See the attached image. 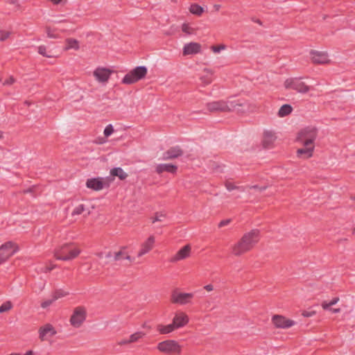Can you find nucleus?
<instances>
[{"mask_svg": "<svg viewBox=\"0 0 355 355\" xmlns=\"http://www.w3.org/2000/svg\"><path fill=\"white\" fill-rule=\"evenodd\" d=\"M22 355H33V352L32 350H29Z\"/></svg>", "mask_w": 355, "mask_h": 355, "instance_id": "obj_54", "label": "nucleus"}, {"mask_svg": "<svg viewBox=\"0 0 355 355\" xmlns=\"http://www.w3.org/2000/svg\"><path fill=\"white\" fill-rule=\"evenodd\" d=\"M79 49L80 43L76 39L69 37L65 40L64 51H69L70 49L78 51Z\"/></svg>", "mask_w": 355, "mask_h": 355, "instance_id": "obj_26", "label": "nucleus"}, {"mask_svg": "<svg viewBox=\"0 0 355 355\" xmlns=\"http://www.w3.org/2000/svg\"><path fill=\"white\" fill-rule=\"evenodd\" d=\"M57 333L55 327L50 323H45L38 329V336L41 341H49Z\"/></svg>", "mask_w": 355, "mask_h": 355, "instance_id": "obj_13", "label": "nucleus"}, {"mask_svg": "<svg viewBox=\"0 0 355 355\" xmlns=\"http://www.w3.org/2000/svg\"><path fill=\"white\" fill-rule=\"evenodd\" d=\"M105 141H106L105 140H104V139H101V140H100V141H99V142H98V143H99V144H104Z\"/></svg>", "mask_w": 355, "mask_h": 355, "instance_id": "obj_55", "label": "nucleus"}, {"mask_svg": "<svg viewBox=\"0 0 355 355\" xmlns=\"http://www.w3.org/2000/svg\"><path fill=\"white\" fill-rule=\"evenodd\" d=\"M166 217V215L164 213H157L155 216L151 218L152 223H155L157 221H163Z\"/></svg>", "mask_w": 355, "mask_h": 355, "instance_id": "obj_36", "label": "nucleus"}, {"mask_svg": "<svg viewBox=\"0 0 355 355\" xmlns=\"http://www.w3.org/2000/svg\"><path fill=\"white\" fill-rule=\"evenodd\" d=\"M225 187L227 188V189L228 191H232L234 189H236V186L232 182H231L230 181L226 182Z\"/></svg>", "mask_w": 355, "mask_h": 355, "instance_id": "obj_45", "label": "nucleus"}, {"mask_svg": "<svg viewBox=\"0 0 355 355\" xmlns=\"http://www.w3.org/2000/svg\"><path fill=\"white\" fill-rule=\"evenodd\" d=\"M339 301V297H334L333 298L331 301H329V303L331 304V306H333L336 304H337Z\"/></svg>", "mask_w": 355, "mask_h": 355, "instance_id": "obj_51", "label": "nucleus"}, {"mask_svg": "<svg viewBox=\"0 0 355 355\" xmlns=\"http://www.w3.org/2000/svg\"><path fill=\"white\" fill-rule=\"evenodd\" d=\"M310 58L315 64H324L330 62L327 52L312 50L310 52Z\"/></svg>", "mask_w": 355, "mask_h": 355, "instance_id": "obj_19", "label": "nucleus"}, {"mask_svg": "<svg viewBox=\"0 0 355 355\" xmlns=\"http://www.w3.org/2000/svg\"><path fill=\"white\" fill-rule=\"evenodd\" d=\"M257 23H259V24H261V22L259 20L257 21Z\"/></svg>", "mask_w": 355, "mask_h": 355, "instance_id": "obj_59", "label": "nucleus"}, {"mask_svg": "<svg viewBox=\"0 0 355 355\" xmlns=\"http://www.w3.org/2000/svg\"><path fill=\"white\" fill-rule=\"evenodd\" d=\"M87 316L86 307L78 306L73 309L69 319L70 324L74 328H80L83 326Z\"/></svg>", "mask_w": 355, "mask_h": 355, "instance_id": "obj_8", "label": "nucleus"}, {"mask_svg": "<svg viewBox=\"0 0 355 355\" xmlns=\"http://www.w3.org/2000/svg\"><path fill=\"white\" fill-rule=\"evenodd\" d=\"M46 51H47V48L44 45H40L37 47V52L40 55L47 57V58H51L52 56L51 55H49L46 53Z\"/></svg>", "mask_w": 355, "mask_h": 355, "instance_id": "obj_38", "label": "nucleus"}, {"mask_svg": "<svg viewBox=\"0 0 355 355\" xmlns=\"http://www.w3.org/2000/svg\"><path fill=\"white\" fill-rule=\"evenodd\" d=\"M10 3L15 4L17 7H19V4L17 0H10Z\"/></svg>", "mask_w": 355, "mask_h": 355, "instance_id": "obj_52", "label": "nucleus"}, {"mask_svg": "<svg viewBox=\"0 0 355 355\" xmlns=\"http://www.w3.org/2000/svg\"><path fill=\"white\" fill-rule=\"evenodd\" d=\"M321 306L323 309L327 310L330 309V307L331 306L329 302L324 301L322 302Z\"/></svg>", "mask_w": 355, "mask_h": 355, "instance_id": "obj_47", "label": "nucleus"}, {"mask_svg": "<svg viewBox=\"0 0 355 355\" xmlns=\"http://www.w3.org/2000/svg\"><path fill=\"white\" fill-rule=\"evenodd\" d=\"M259 240V231L252 230L245 233L241 239L232 247V253L236 257L251 250Z\"/></svg>", "mask_w": 355, "mask_h": 355, "instance_id": "obj_1", "label": "nucleus"}, {"mask_svg": "<svg viewBox=\"0 0 355 355\" xmlns=\"http://www.w3.org/2000/svg\"><path fill=\"white\" fill-rule=\"evenodd\" d=\"M144 336H145V334L141 331H138V332L134 333L132 335H130V336L129 338V342H130V343L137 342L139 339L143 338Z\"/></svg>", "mask_w": 355, "mask_h": 355, "instance_id": "obj_34", "label": "nucleus"}, {"mask_svg": "<svg viewBox=\"0 0 355 355\" xmlns=\"http://www.w3.org/2000/svg\"><path fill=\"white\" fill-rule=\"evenodd\" d=\"M45 33L49 38L56 39L60 37V35L56 33V29L51 26L45 27Z\"/></svg>", "mask_w": 355, "mask_h": 355, "instance_id": "obj_32", "label": "nucleus"}, {"mask_svg": "<svg viewBox=\"0 0 355 355\" xmlns=\"http://www.w3.org/2000/svg\"><path fill=\"white\" fill-rule=\"evenodd\" d=\"M147 68L144 66L137 67L128 73L122 79V83L131 85L144 78L147 74Z\"/></svg>", "mask_w": 355, "mask_h": 355, "instance_id": "obj_10", "label": "nucleus"}, {"mask_svg": "<svg viewBox=\"0 0 355 355\" xmlns=\"http://www.w3.org/2000/svg\"><path fill=\"white\" fill-rule=\"evenodd\" d=\"M155 242V237L154 236H150L141 245V249L137 253V257H141L150 252L154 247Z\"/></svg>", "mask_w": 355, "mask_h": 355, "instance_id": "obj_21", "label": "nucleus"}, {"mask_svg": "<svg viewBox=\"0 0 355 355\" xmlns=\"http://www.w3.org/2000/svg\"><path fill=\"white\" fill-rule=\"evenodd\" d=\"M110 175L112 177H118L121 180H125L128 177V174L120 167L111 169Z\"/></svg>", "mask_w": 355, "mask_h": 355, "instance_id": "obj_29", "label": "nucleus"}, {"mask_svg": "<svg viewBox=\"0 0 355 355\" xmlns=\"http://www.w3.org/2000/svg\"><path fill=\"white\" fill-rule=\"evenodd\" d=\"M315 313H316V312L315 311H302V315L304 317L309 318V317H312V316L315 315Z\"/></svg>", "mask_w": 355, "mask_h": 355, "instance_id": "obj_43", "label": "nucleus"}, {"mask_svg": "<svg viewBox=\"0 0 355 355\" xmlns=\"http://www.w3.org/2000/svg\"><path fill=\"white\" fill-rule=\"evenodd\" d=\"M18 250V245L12 241H8L2 244L0 246V264L8 260Z\"/></svg>", "mask_w": 355, "mask_h": 355, "instance_id": "obj_11", "label": "nucleus"}, {"mask_svg": "<svg viewBox=\"0 0 355 355\" xmlns=\"http://www.w3.org/2000/svg\"><path fill=\"white\" fill-rule=\"evenodd\" d=\"M157 350L167 355H179L182 352V346L175 340H166L159 343Z\"/></svg>", "mask_w": 355, "mask_h": 355, "instance_id": "obj_5", "label": "nucleus"}, {"mask_svg": "<svg viewBox=\"0 0 355 355\" xmlns=\"http://www.w3.org/2000/svg\"><path fill=\"white\" fill-rule=\"evenodd\" d=\"M114 71L105 67H98L92 71L94 80L102 86H105L110 81Z\"/></svg>", "mask_w": 355, "mask_h": 355, "instance_id": "obj_9", "label": "nucleus"}, {"mask_svg": "<svg viewBox=\"0 0 355 355\" xmlns=\"http://www.w3.org/2000/svg\"><path fill=\"white\" fill-rule=\"evenodd\" d=\"M292 111V107L290 105L285 104L279 108L277 114L279 117H284L290 114Z\"/></svg>", "mask_w": 355, "mask_h": 355, "instance_id": "obj_31", "label": "nucleus"}, {"mask_svg": "<svg viewBox=\"0 0 355 355\" xmlns=\"http://www.w3.org/2000/svg\"><path fill=\"white\" fill-rule=\"evenodd\" d=\"M132 250L128 245L119 247L118 250L112 252L108 251L98 254L100 259H105L110 261L113 259L114 261H120L122 259L127 260L129 263L135 261V258L131 255Z\"/></svg>", "mask_w": 355, "mask_h": 355, "instance_id": "obj_2", "label": "nucleus"}, {"mask_svg": "<svg viewBox=\"0 0 355 355\" xmlns=\"http://www.w3.org/2000/svg\"><path fill=\"white\" fill-rule=\"evenodd\" d=\"M15 82V80L14 78L9 77L8 78H7L4 81L3 85H10L13 84Z\"/></svg>", "mask_w": 355, "mask_h": 355, "instance_id": "obj_46", "label": "nucleus"}, {"mask_svg": "<svg viewBox=\"0 0 355 355\" xmlns=\"http://www.w3.org/2000/svg\"><path fill=\"white\" fill-rule=\"evenodd\" d=\"M193 298V294L191 293L174 291L171 293V302L173 304L185 305L191 303Z\"/></svg>", "mask_w": 355, "mask_h": 355, "instance_id": "obj_14", "label": "nucleus"}, {"mask_svg": "<svg viewBox=\"0 0 355 355\" xmlns=\"http://www.w3.org/2000/svg\"><path fill=\"white\" fill-rule=\"evenodd\" d=\"M114 181V178L110 177L106 178H92L87 180L85 185L87 188L94 191H100L105 189H108L110 184Z\"/></svg>", "mask_w": 355, "mask_h": 355, "instance_id": "obj_6", "label": "nucleus"}, {"mask_svg": "<svg viewBox=\"0 0 355 355\" xmlns=\"http://www.w3.org/2000/svg\"><path fill=\"white\" fill-rule=\"evenodd\" d=\"M241 102L240 100L213 101L207 103V107L210 112H232L237 107H242Z\"/></svg>", "mask_w": 355, "mask_h": 355, "instance_id": "obj_4", "label": "nucleus"}, {"mask_svg": "<svg viewBox=\"0 0 355 355\" xmlns=\"http://www.w3.org/2000/svg\"><path fill=\"white\" fill-rule=\"evenodd\" d=\"M272 324L278 329H288L295 324V322L282 315H275L272 318Z\"/></svg>", "mask_w": 355, "mask_h": 355, "instance_id": "obj_16", "label": "nucleus"}, {"mask_svg": "<svg viewBox=\"0 0 355 355\" xmlns=\"http://www.w3.org/2000/svg\"><path fill=\"white\" fill-rule=\"evenodd\" d=\"M189 11L192 15H194L198 16V17H200L203 14V12H205V10L200 5H198V4L196 3H191L189 6Z\"/></svg>", "mask_w": 355, "mask_h": 355, "instance_id": "obj_28", "label": "nucleus"}, {"mask_svg": "<svg viewBox=\"0 0 355 355\" xmlns=\"http://www.w3.org/2000/svg\"><path fill=\"white\" fill-rule=\"evenodd\" d=\"M10 35H11V32L9 31H6V30L0 31V41H5L10 37Z\"/></svg>", "mask_w": 355, "mask_h": 355, "instance_id": "obj_40", "label": "nucleus"}, {"mask_svg": "<svg viewBox=\"0 0 355 355\" xmlns=\"http://www.w3.org/2000/svg\"><path fill=\"white\" fill-rule=\"evenodd\" d=\"M114 132V127L112 124L107 125L103 131V135L105 137H110L112 134H113Z\"/></svg>", "mask_w": 355, "mask_h": 355, "instance_id": "obj_37", "label": "nucleus"}, {"mask_svg": "<svg viewBox=\"0 0 355 355\" xmlns=\"http://www.w3.org/2000/svg\"><path fill=\"white\" fill-rule=\"evenodd\" d=\"M182 155V150L179 147H173L168 149L164 153V159H175Z\"/></svg>", "mask_w": 355, "mask_h": 355, "instance_id": "obj_25", "label": "nucleus"}, {"mask_svg": "<svg viewBox=\"0 0 355 355\" xmlns=\"http://www.w3.org/2000/svg\"><path fill=\"white\" fill-rule=\"evenodd\" d=\"M8 355H22V354H19V353H11V354H10Z\"/></svg>", "mask_w": 355, "mask_h": 355, "instance_id": "obj_56", "label": "nucleus"}, {"mask_svg": "<svg viewBox=\"0 0 355 355\" xmlns=\"http://www.w3.org/2000/svg\"><path fill=\"white\" fill-rule=\"evenodd\" d=\"M130 343V342H129V338L128 339H123L119 342V345H128Z\"/></svg>", "mask_w": 355, "mask_h": 355, "instance_id": "obj_50", "label": "nucleus"}, {"mask_svg": "<svg viewBox=\"0 0 355 355\" xmlns=\"http://www.w3.org/2000/svg\"><path fill=\"white\" fill-rule=\"evenodd\" d=\"M189 322V315L185 312L180 310L175 312L172 320V324L176 330L184 327Z\"/></svg>", "mask_w": 355, "mask_h": 355, "instance_id": "obj_17", "label": "nucleus"}, {"mask_svg": "<svg viewBox=\"0 0 355 355\" xmlns=\"http://www.w3.org/2000/svg\"><path fill=\"white\" fill-rule=\"evenodd\" d=\"M178 166L172 164H159L155 166V171L160 174L163 172H168L172 174L176 173Z\"/></svg>", "mask_w": 355, "mask_h": 355, "instance_id": "obj_22", "label": "nucleus"}, {"mask_svg": "<svg viewBox=\"0 0 355 355\" xmlns=\"http://www.w3.org/2000/svg\"><path fill=\"white\" fill-rule=\"evenodd\" d=\"M181 29L183 33L187 35H196L197 28L193 27L189 23L184 22L181 26Z\"/></svg>", "mask_w": 355, "mask_h": 355, "instance_id": "obj_30", "label": "nucleus"}, {"mask_svg": "<svg viewBox=\"0 0 355 355\" xmlns=\"http://www.w3.org/2000/svg\"><path fill=\"white\" fill-rule=\"evenodd\" d=\"M284 86L288 89H294L300 93H306L309 91V87L305 83L296 78H287Z\"/></svg>", "mask_w": 355, "mask_h": 355, "instance_id": "obj_12", "label": "nucleus"}, {"mask_svg": "<svg viewBox=\"0 0 355 355\" xmlns=\"http://www.w3.org/2000/svg\"><path fill=\"white\" fill-rule=\"evenodd\" d=\"M85 211V207L83 205H78L77 207H76L73 211H72V215L74 216V215H80L81 214L83 213V211Z\"/></svg>", "mask_w": 355, "mask_h": 355, "instance_id": "obj_39", "label": "nucleus"}, {"mask_svg": "<svg viewBox=\"0 0 355 355\" xmlns=\"http://www.w3.org/2000/svg\"><path fill=\"white\" fill-rule=\"evenodd\" d=\"M202 52V45L196 42H190L184 45L182 55L184 56L193 55Z\"/></svg>", "mask_w": 355, "mask_h": 355, "instance_id": "obj_18", "label": "nucleus"}, {"mask_svg": "<svg viewBox=\"0 0 355 355\" xmlns=\"http://www.w3.org/2000/svg\"><path fill=\"white\" fill-rule=\"evenodd\" d=\"M68 0H51V2L53 5H65L67 3Z\"/></svg>", "mask_w": 355, "mask_h": 355, "instance_id": "obj_44", "label": "nucleus"}, {"mask_svg": "<svg viewBox=\"0 0 355 355\" xmlns=\"http://www.w3.org/2000/svg\"><path fill=\"white\" fill-rule=\"evenodd\" d=\"M67 295H68L67 292H64L62 291H57L53 293V300H58L60 297H64Z\"/></svg>", "mask_w": 355, "mask_h": 355, "instance_id": "obj_41", "label": "nucleus"}, {"mask_svg": "<svg viewBox=\"0 0 355 355\" xmlns=\"http://www.w3.org/2000/svg\"><path fill=\"white\" fill-rule=\"evenodd\" d=\"M277 139L276 132L271 130H264L262 134L261 145L266 149H270L275 146Z\"/></svg>", "mask_w": 355, "mask_h": 355, "instance_id": "obj_15", "label": "nucleus"}, {"mask_svg": "<svg viewBox=\"0 0 355 355\" xmlns=\"http://www.w3.org/2000/svg\"><path fill=\"white\" fill-rule=\"evenodd\" d=\"M191 247L186 245L180 248L172 257L171 261L178 262L189 258L191 255Z\"/></svg>", "mask_w": 355, "mask_h": 355, "instance_id": "obj_20", "label": "nucleus"}, {"mask_svg": "<svg viewBox=\"0 0 355 355\" xmlns=\"http://www.w3.org/2000/svg\"><path fill=\"white\" fill-rule=\"evenodd\" d=\"M330 311L332 313H339L340 311V309H331Z\"/></svg>", "mask_w": 355, "mask_h": 355, "instance_id": "obj_53", "label": "nucleus"}, {"mask_svg": "<svg viewBox=\"0 0 355 355\" xmlns=\"http://www.w3.org/2000/svg\"><path fill=\"white\" fill-rule=\"evenodd\" d=\"M314 146H304L303 148H299L297 150V155L299 158L308 159L313 155Z\"/></svg>", "mask_w": 355, "mask_h": 355, "instance_id": "obj_23", "label": "nucleus"}, {"mask_svg": "<svg viewBox=\"0 0 355 355\" xmlns=\"http://www.w3.org/2000/svg\"><path fill=\"white\" fill-rule=\"evenodd\" d=\"M317 133L318 130L315 127H306L299 132L297 140L303 146H314V141L317 137Z\"/></svg>", "mask_w": 355, "mask_h": 355, "instance_id": "obj_7", "label": "nucleus"}, {"mask_svg": "<svg viewBox=\"0 0 355 355\" xmlns=\"http://www.w3.org/2000/svg\"><path fill=\"white\" fill-rule=\"evenodd\" d=\"M12 308V304L10 301H7L3 303L0 306V313H4L9 311Z\"/></svg>", "mask_w": 355, "mask_h": 355, "instance_id": "obj_35", "label": "nucleus"}, {"mask_svg": "<svg viewBox=\"0 0 355 355\" xmlns=\"http://www.w3.org/2000/svg\"><path fill=\"white\" fill-rule=\"evenodd\" d=\"M55 301V300H53V297L52 296V298L51 299H47V300H44L41 303V306L42 308L43 309H46L47 307H49L50 305H51V304Z\"/></svg>", "mask_w": 355, "mask_h": 355, "instance_id": "obj_42", "label": "nucleus"}, {"mask_svg": "<svg viewBox=\"0 0 355 355\" xmlns=\"http://www.w3.org/2000/svg\"><path fill=\"white\" fill-rule=\"evenodd\" d=\"M266 187H261V188L260 189V190H261V191L265 190V189H266Z\"/></svg>", "mask_w": 355, "mask_h": 355, "instance_id": "obj_58", "label": "nucleus"}, {"mask_svg": "<svg viewBox=\"0 0 355 355\" xmlns=\"http://www.w3.org/2000/svg\"><path fill=\"white\" fill-rule=\"evenodd\" d=\"M81 252L80 248L73 243H66L56 249L55 257L61 261H69L77 257Z\"/></svg>", "mask_w": 355, "mask_h": 355, "instance_id": "obj_3", "label": "nucleus"}, {"mask_svg": "<svg viewBox=\"0 0 355 355\" xmlns=\"http://www.w3.org/2000/svg\"><path fill=\"white\" fill-rule=\"evenodd\" d=\"M204 288L207 291V292H211L214 290V286L211 285V284H207L206 286H204Z\"/></svg>", "mask_w": 355, "mask_h": 355, "instance_id": "obj_49", "label": "nucleus"}, {"mask_svg": "<svg viewBox=\"0 0 355 355\" xmlns=\"http://www.w3.org/2000/svg\"><path fill=\"white\" fill-rule=\"evenodd\" d=\"M3 138V132L0 131V139Z\"/></svg>", "mask_w": 355, "mask_h": 355, "instance_id": "obj_57", "label": "nucleus"}, {"mask_svg": "<svg viewBox=\"0 0 355 355\" xmlns=\"http://www.w3.org/2000/svg\"><path fill=\"white\" fill-rule=\"evenodd\" d=\"M230 223V220H224L220 222L218 226L220 227L227 225Z\"/></svg>", "mask_w": 355, "mask_h": 355, "instance_id": "obj_48", "label": "nucleus"}, {"mask_svg": "<svg viewBox=\"0 0 355 355\" xmlns=\"http://www.w3.org/2000/svg\"><path fill=\"white\" fill-rule=\"evenodd\" d=\"M214 72L211 69L205 68L200 77V82L202 85H208L212 82V76Z\"/></svg>", "mask_w": 355, "mask_h": 355, "instance_id": "obj_24", "label": "nucleus"}, {"mask_svg": "<svg viewBox=\"0 0 355 355\" xmlns=\"http://www.w3.org/2000/svg\"><path fill=\"white\" fill-rule=\"evenodd\" d=\"M156 329L160 334H168L175 330L172 323L168 324H158Z\"/></svg>", "mask_w": 355, "mask_h": 355, "instance_id": "obj_27", "label": "nucleus"}, {"mask_svg": "<svg viewBox=\"0 0 355 355\" xmlns=\"http://www.w3.org/2000/svg\"><path fill=\"white\" fill-rule=\"evenodd\" d=\"M227 49V46L224 44H216V45H213L210 47V49L211 51L214 53V54H218L220 53L222 51H224Z\"/></svg>", "mask_w": 355, "mask_h": 355, "instance_id": "obj_33", "label": "nucleus"}]
</instances>
